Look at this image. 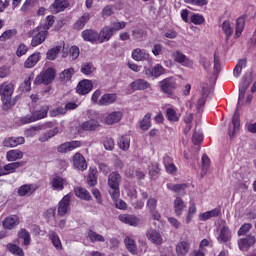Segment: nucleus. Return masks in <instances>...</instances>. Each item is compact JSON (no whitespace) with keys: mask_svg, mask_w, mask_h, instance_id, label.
Segmentation results:
<instances>
[{"mask_svg":"<svg viewBox=\"0 0 256 256\" xmlns=\"http://www.w3.org/2000/svg\"><path fill=\"white\" fill-rule=\"evenodd\" d=\"M88 237L92 243H105V237H103L101 234H97V232L93 230L88 231Z\"/></svg>","mask_w":256,"mask_h":256,"instance_id":"49","label":"nucleus"},{"mask_svg":"<svg viewBox=\"0 0 256 256\" xmlns=\"http://www.w3.org/2000/svg\"><path fill=\"white\" fill-rule=\"evenodd\" d=\"M163 163L166 172L169 173V175H175L177 173V166H175V163H173V158L170 156H165L163 158Z\"/></svg>","mask_w":256,"mask_h":256,"instance_id":"33","label":"nucleus"},{"mask_svg":"<svg viewBox=\"0 0 256 256\" xmlns=\"http://www.w3.org/2000/svg\"><path fill=\"white\" fill-rule=\"evenodd\" d=\"M253 227V225H251V223H245L243 224L239 230H238V235L239 237L243 236V235H247V233H249V231H251V228Z\"/></svg>","mask_w":256,"mask_h":256,"instance_id":"61","label":"nucleus"},{"mask_svg":"<svg viewBox=\"0 0 256 256\" xmlns=\"http://www.w3.org/2000/svg\"><path fill=\"white\" fill-rule=\"evenodd\" d=\"M83 41L92 43V45H99V32L95 29H85L81 32Z\"/></svg>","mask_w":256,"mask_h":256,"instance_id":"8","label":"nucleus"},{"mask_svg":"<svg viewBox=\"0 0 256 256\" xmlns=\"http://www.w3.org/2000/svg\"><path fill=\"white\" fill-rule=\"evenodd\" d=\"M191 249V244L189 243V241H180L177 245H176V255L177 256H185L187 255V253H189Z\"/></svg>","mask_w":256,"mask_h":256,"instance_id":"29","label":"nucleus"},{"mask_svg":"<svg viewBox=\"0 0 256 256\" xmlns=\"http://www.w3.org/2000/svg\"><path fill=\"white\" fill-rule=\"evenodd\" d=\"M99 127H101V124L95 119L87 120L83 122L80 126L82 131H97Z\"/></svg>","mask_w":256,"mask_h":256,"instance_id":"31","label":"nucleus"},{"mask_svg":"<svg viewBox=\"0 0 256 256\" xmlns=\"http://www.w3.org/2000/svg\"><path fill=\"white\" fill-rule=\"evenodd\" d=\"M14 91L15 86L13 83L4 82L0 85V97L3 111H9V109L13 107V104H11V97H13Z\"/></svg>","mask_w":256,"mask_h":256,"instance_id":"3","label":"nucleus"},{"mask_svg":"<svg viewBox=\"0 0 256 256\" xmlns=\"http://www.w3.org/2000/svg\"><path fill=\"white\" fill-rule=\"evenodd\" d=\"M245 67H247V58L240 59L233 69L234 77H239Z\"/></svg>","mask_w":256,"mask_h":256,"instance_id":"44","label":"nucleus"},{"mask_svg":"<svg viewBox=\"0 0 256 256\" xmlns=\"http://www.w3.org/2000/svg\"><path fill=\"white\" fill-rule=\"evenodd\" d=\"M111 37H113V32L109 29V26H104L100 32H98V44L111 41Z\"/></svg>","mask_w":256,"mask_h":256,"instance_id":"22","label":"nucleus"},{"mask_svg":"<svg viewBox=\"0 0 256 256\" xmlns=\"http://www.w3.org/2000/svg\"><path fill=\"white\" fill-rule=\"evenodd\" d=\"M256 243L255 236L249 234L245 238H241L238 240V246L240 251H247L248 249H251L253 245Z\"/></svg>","mask_w":256,"mask_h":256,"instance_id":"12","label":"nucleus"},{"mask_svg":"<svg viewBox=\"0 0 256 256\" xmlns=\"http://www.w3.org/2000/svg\"><path fill=\"white\" fill-rule=\"evenodd\" d=\"M118 147L122 149V151H127L129 147H131V138L129 135L120 136L118 139Z\"/></svg>","mask_w":256,"mask_h":256,"instance_id":"42","label":"nucleus"},{"mask_svg":"<svg viewBox=\"0 0 256 256\" xmlns=\"http://www.w3.org/2000/svg\"><path fill=\"white\" fill-rule=\"evenodd\" d=\"M48 237L57 251H61L63 249V244L61 243V239L59 238V235H57V232L50 230Z\"/></svg>","mask_w":256,"mask_h":256,"instance_id":"35","label":"nucleus"},{"mask_svg":"<svg viewBox=\"0 0 256 256\" xmlns=\"http://www.w3.org/2000/svg\"><path fill=\"white\" fill-rule=\"evenodd\" d=\"M80 53H81V51L79 50V47H77L75 45L72 46L69 50V55L73 61H75V59H77L79 57Z\"/></svg>","mask_w":256,"mask_h":256,"instance_id":"64","label":"nucleus"},{"mask_svg":"<svg viewBox=\"0 0 256 256\" xmlns=\"http://www.w3.org/2000/svg\"><path fill=\"white\" fill-rule=\"evenodd\" d=\"M25 166V161L20 162H11L4 165V172L6 175H11L13 173H17V169Z\"/></svg>","mask_w":256,"mask_h":256,"instance_id":"30","label":"nucleus"},{"mask_svg":"<svg viewBox=\"0 0 256 256\" xmlns=\"http://www.w3.org/2000/svg\"><path fill=\"white\" fill-rule=\"evenodd\" d=\"M197 213V206H195V203H192L188 209V214L186 217V223L189 225L191 221H193V215Z\"/></svg>","mask_w":256,"mask_h":256,"instance_id":"55","label":"nucleus"},{"mask_svg":"<svg viewBox=\"0 0 256 256\" xmlns=\"http://www.w3.org/2000/svg\"><path fill=\"white\" fill-rule=\"evenodd\" d=\"M91 91H93V81L91 80H81L76 87L78 95H89Z\"/></svg>","mask_w":256,"mask_h":256,"instance_id":"10","label":"nucleus"},{"mask_svg":"<svg viewBox=\"0 0 256 256\" xmlns=\"http://www.w3.org/2000/svg\"><path fill=\"white\" fill-rule=\"evenodd\" d=\"M190 21L193 23V25H203V23H205V17L200 14H193L190 18Z\"/></svg>","mask_w":256,"mask_h":256,"instance_id":"58","label":"nucleus"},{"mask_svg":"<svg viewBox=\"0 0 256 256\" xmlns=\"http://www.w3.org/2000/svg\"><path fill=\"white\" fill-rule=\"evenodd\" d=\"M67 112L65 108L59 106L55 109L50 110V117H59V115H65Z\"/></svg>","mask_w":256,"mask_h":256,"instance_id":"63","label":"nucleus"},{"mask_svg":"<svg viewBox=\"0 0 256 256\" xmlns=\"http://www.w3.org/2000/svg\"><path fill=\"white\" fill-rule=\"evenodd\" d=\"M222 31L226 36V40L229 41L231 39V35H233V28L231 27V22L228 20L224 21L222 24Z\"/></svg>","mask_w":256,"mask_h":256,"instance_id":"50","label":"nucleus"},{"mask_svg":"<svg viewBox=\"0 0 256 256\" xmlns=\"http://www.w3.org/2000/svg\"><path fill=\"white\" fill-rule=\"evenodd\" d=\"M165 74V68L161 64H156L154 67L146 68L145 75L147 77H154L155 79Z\"/></svg>","mask_w":256,"mask_h":256,"instance_id":"13","label":"nucleus"},{"mask_svg":"<svg viewBox=\"0 0 256 256\" xmlns=\"http://www.w3.org/2000/svg\"><path fill=\"white\" fill-rule=\"evenodd\" d=\"M146 207H147L149 213L156 211L157 210V199L149 198L146 203Z\"/></svg>","mask_w":256,"mask_h":256,"instance_id":"62","label":"nucleus"},{"mask_svg":"<svg viewBox=\"0 0 256 256\" xmlns=\"http://www.w3.org/2000/svg\"><path fill=\"white\" fill-rule=\"evenodd\" d=\"M123 119V112L121 111H114L108 114L105 119V125H117Z\"/></svg>","mask_w":256,"mask_h":256,"instance_id":"17","label":"nucleus"},{"mask_svg":"<svg viewBox=\"0 0 256 256\" xmlns=\"http://www.w3.org/2000/svg\"><path fill=\"white\" fill-rule=\"evenodd\" d=\"M59 53H61V46H55L47 51L46 59H48V61H55Z\"/></svg>","mask_w":256,"mask_h":256,"instance_id":"46","label":"nucleus"},{"mask_svg":"<svg viewBox=\"0 0 256 256\" xmlns=\"http://www.w3.org/2000/svg\"><path fill=\"white\" fill-rule=\"evenodd\" d=\"M151 112H148L140 121H139V127L141 131H149L151 129Z\"/></svg>","mask_w":256,"mask_h":256,"instance_id":"36","label":"nucleus"},{"mask_svg":"<svg viewBox=\"0 0 256 256\" xmlns=\"http://www.w3.org/2000/svg\"><path fill=\"white\" fill-rule=\"evenodd\" d=\"M25 143V137L18 136V137H8L3 140L2 145L4 147L13 148L19 147V145H23Z\"/></svg>","mask_w":256,"mask_h":256,"instance_id":"14","label":"nucleus"},{"mask_svg":"<svg viewBox=\"0 0 256 256\" xmlns=\"http://www.w3.org/2000/svg\"><path fill=\"white\" fill-rule=\"evenodd\" d=\"M67 7H69V1L55 0L53 4H51L50 9L52 13H61V11H65Z\"/></svg>","mask_w":256,"mask_h":256,"instance_id":"25","label":"nucleus"},{"mask_svg":"<svg viewBox=\"0 0 256 256\" xmlns=\"http://www.w3.org/2000/svg\"><path fill=\"white\" fill-rule=\"evenodd\" d=\"M160 171H161V167L159 166V162H152L149 168L150 175L152 177H155V175H159Z\"/></svg>","mask_w":256,"mask_h":256,"instance_id":"59","label":"nucleus"},{"mask_svg":"<svg viewBox=\"0 0 256 256\" xmlns=\"http://www.w3.org/2000/svg\"><path fill=\"white\" fill-rule=\"evenodd\" d=\"M71 207V193L66 194L58 203L59 217H65Z\"/></svg>","mask_w":256,"mask_h":256,"instance_id":"7","label":"nucleus"},{"mask_svg":"<svg viewBox=\"0 0 256 256\" xmlns=\"http://www.w3.org/2000/svg\"><path fill=\"white\" fill-rule=\"evenodd\" d=\"M55 25V16L49 15L46 17V22L39 25L38 27L44 31H49Z\"/></svg>","mask_w":256,"mask_h":256,"instance_id":"48","label":"nucleus"},{"mask_svg":"<svg viewBox=\"0 0 256 256\" xmlns=\"http://www.w3.org/2000/svg\"><path fill=\"white\" fill-rule=\"evenodd\" d=\"M218 241L219 243H227L228 241H231V231L229 230V227L224 226L220 229Z\"/></svg>","mask_w":256,"mask_h":256,"instance_id":"37","label":"nucleus"},{"mask_svg":"<svg viewBox=\"0 0 256 256\" xmlns=\"http://www.w3.org/2000/svg\"><path fill=\"white\" fill-rule=\"evenodd\" d=\"M74 194L78 199H81L82 201H91V193H89L87 189L81 186L74 188Z\"/></svg>","mask_w":256,"mask_h":256,"instance_id":"34","label":"nucleus"},{"mask_svg":"<svg viewBox=\"0 0 256 256\" xmlns=\"http://www.w3.org/2000/svg\"><path fill=\"white\" fill-rule=\"evenodd\" d=\"M47 113H49V106L44 105L39 110L35 111L32 115L36 121H40V119H45V117H47Z\"/></svg>","mask_w":256,"mask_h":256,"instance_id":"45","label":"nucleus"},{"mask_svg":"<svg viewBox=\"0 0 256 256\" xmlns=\"http://www.w3.org/2000/svg\"><path fill=\"white\" fill-rule=\"evenodd\" d=\"M41 61V52H34L24 62L26 69H33Z\"/></svg>","mask_w":256,"mask_h":256,"instance_id":"23","label":"nucleus"},{"mask_svg":"<svg viewBox=\"0 0 256 256\" xmlns=\"http://www.w3.org/2000/svg\"><path fill=\"white\" fill-rule=\"evenodd\" d=\"M66 183L67 179L61 176H54L50 181V185L53 191H63V189H65Z\"/></svg>","mask_w":256,"mask_h":256,"instance_id":"20","label":"nucleus"},{"mask_svg":"<svg viewBox=\"0 0 256 256\" xmlns=\"http://www.w3.org/2000/svg\"><path fill=\"white\" fill-rule=\"evenodd\" d=\"M127 27V22H112L108 28L111 30L112 34L114 35L115 31H121V29H125Z\"/></svg>","mask_w":256,"mask_h":256,"instance_id":"51","label":"nucleus"},{"mask_svg":"<svg viewBox=\"0 0 256 256\" xmlns=\"http://www.w3.org/2000/svg\"><path fill=\"white\" fill-rule=\"evenodd\" d=\"M118 219L121 221V223L131 225L132 227H137V225L141 223V220L137 218V216L131 214H120Z\"/></svg>","mask_w":256,"mask_h":256,"instance_id":"16","label":"nucleus"},{"mask_svg":"<svg viewBox=\"0 0 256 256\" xmlns=\"http://www.w3.org/2000/svg\"><path fill=\"white\" fill-rule=\"evenodd\" d=\"M74 73H75V69H73V68H68V69L64 70L60 74L61 81H71V77H73Z\"/></svg>","mask_w":256,"mask_h":256,"instance_id":"54","label":"nucleus"},{"mask_svg":"<svg viewBox=\"0 0 256 256\" xmlns=\"http://www.w3.org/2000/svg\"><path fill=\"white\" fill-rule=\"evenodd\" d=\"M93 69V63L85 62L81 65L80 71L83 75H91V73H93Z\"/></svg>","mask_w":256,"mask_h":256,"instance_id":"53","label":"nucleus"},{"mask_svg":"<svg viewBox=\"0 0 256 256\" xmlns=\"http://www.w3.org/2000/svg\"><path fill=\"white\" fill-rule=\"evenodd\" d=\"M246 91H247V85L242 84L239 86L238 104H237V108L234 112V115L232 117L233 128L228 129V135H229L230 139H233V137H235L239 133V129H241V118L239 115V107L241 105V101H243L245 99Z\"/></svg>","mask_w":256,"mask_h":256,"instance_id":"1","label":"nucleus"},{"mask_svg":"<svg viewBox=\"0 0 256 256\" xmlns=\"http://www.w3.org/2000/svg\"><path fill=\"white\" fill-rule=\"evenodd\" d=\"M73 165L76 169H79V171H85L87 169V161L85 160L83 154L79 152L74 154Z\"/></svg>","mask_w":256,"mask_h":256,"instance_id":"19","label":"nucleus"},{"mask_svg":"<svg viewBox=\"0 0 256 256\" xmlns=\"http://www.w3.org/2000/svg\"><path fill=\"white\" fill-rule=\"evenodd\" d=\"M160 89L164 95L170 99H175V89H177V80L173 77H168L159 82Z\"/></svg>","mask_w":256,"mask_h":256,"instance_id":"6","label":"nucleus"},{"mask_svg":"<svg viewBox=\"0 0 256 256\" xmlns=\"http://www.w3.org/2000/svg\"><path fill=\"white\" fill-rule=\"evenodd\" d=\"M117 101V94L115 93H106L101 96L98 101V105L102 107H107L109 105H113Z\"/></svg>","mask_w":256,"mask_h":256,"instance_id":"21","label":"nucleus"},{"mask_svg":"<svg viewBox=\"0 0 256 256\" xmlns=\"http://www.w3.org/2000/svg\"><path fill=\"white\" fill-rule=\"evenodd\" d=\"M167 189L169 191H173L174 193H181V191H185L187 189V184H167Z\"/></svg>","mask_w":256,"mask_h":256,"instance_id":"52","label":"nucleus"},{"mask_svg":"<svg viewBox=\"0 0 256 256\" xmlns=\"http://www.w3.org/2000/svg\"><path fill=\"white\" fill-rule=\"evenodd\" d=\"M183 209H185V202L181 197H176L174 200V212L176 217L183 215Z\"/></svg>","mask_w":256,"mask_h":256,"instance_id":"38","label":"nucleus"},{"mask_svg":"<svg viewBox=\"0 0 256 256\" xmlns=\"http://www.w3.org/2000/svg\"><path fill=\"white\" fill-rule=\"evenodd\" d=\"M57 77V71L53 67L42 70L34 80V85H51Z\"/></svg>","mask_w":256,"mask_h":256,"instance_id":"4","label":"nucleus"},{"mask_svg":"<svg viewBox=\"0 0 256 256\" xmlns=\"http://www.w3.org/2000/svg\"><path fill=\"white\" fill-rule=\"evenodd\" d=\"M91 19V14L84 13L81 17L78 18V20L74 23V29L76 31H81L84 29V27L89 23V20Z\"/></svg>","mask_w":256,"mask_h":256,"instance_id":"32","label":"nucleus"},{"mask_svg":"<svg viewBox=\"0 0 256 256\" xmlns=\"http://www.w3.org/2000/svg\"><path fill=\"white\" fill-rule=\"evenodd\" d=\"M18 239H22V247H25V249H29V245H31V234L27 229L21 228L18 231Z\"/></svg>","mask_w":256,"mask_h":256,"instance_id":"28","label":"nucleus"},{"mask_svg":"<svg viewBox=\"0 0 256 256\" xmlns=\"http://www.w3.org/2000/svg\"><path fill=\"white\" fill-rule=\"evenodd\" d=\"M23 157L24 153L19 149H12L6 152V161H8V163H17Z\"/></svg>","mask_w":256,"mask_h":256,"instance_id":"18","label":"nucleus"},{"mask_svg":"<svg viewBox=\"0 0 256 256\" xmlns=\"http://www.w3.org/2000/svg\"><path fill=\"white\" fill-rule=\"evenodd\" d=\"M145 35H147V32L141 29H135L132 31L134 41H143V37H145Z\"/></svg>","mask_w":256,"mask_h":256,"instance_id":"57","label":"nucleus"},{"mask_svg":"<svg viewBox=\"0 0 256 256\" xmlns=\"http://www.w3.org/2000/svg\"><path fill=\"white\" fill-rule=\"evenodd\" d=\"M245 30V16H240L236 20L235 36L241 37V34Z\"/></svg>","mask_w":256,"mask_h":256,"instance_id":"43","label":"nucleus"},{"mask_svg":"<svg viewBox=\"0 0 256 256\" xmlns=\"http://www.w3.org/2000/svg\"><path fill=\"white\" fill-rule=\"evenodd\" d=\"M124 244L129 253H131L132 255H137V244L135 243V240H133V238L127 236L124 239Z\"/></svg>","mask_w":256,"mask_h":256,"instance_id":"40","label":"nucleus"},{"mask_svg":"<svg viewBox=\"0 0 256 256\" xmlns=\"http://www.w3.org/2000/svg\"><path fill=\"white\" fill-rule=\"evenodd\" d=\"M206 247H213V241L211 239H202L199 243V248L200 251H204V253L207 252Z\"/></svg>","mask_w":256,"mask_h":256,"instance_id":"60","label":"nucleus"},{"mask_svg":"<svg viewBox=\"0 0 256 256\" xmlns=\"http://www.w3.org/2000/svg\"><path fill=\"white\" fill-rule=\"evenodd\" d=\"M130 88L133 91H145L146 89H151V83L147 82L145 79H136L130 83Z\"/></svg>","mask_w":256,"mask_h":256,"instance_id":"15","label":"nucleus"},{"mask_svg":"<svg viewBox=\"0 0 256 256\" xmlns=\"http://www.w3.org/2000/svg\"><path fill=\"white\" fill-rule=\"evenodd\" d=\"M98 175L99 172L97 171V168H90L87 177V184L89 185V187H95V185H97Z\"/></svg>","mask_w":256,"mask_h":256,"instance_id":"39","label":"nucleus"},{"mask_svg":"<svg viewBox=\"0 0 256 256\" xmlns=\"http://www.w3.org/2000/svg\"><path fill=\"white\" fill-rule=\"evenodd\" d=\"M28 37L32 39L31 47H39V45L45 43L47 37H49V31L42 30V28L38 26L28 32Z\"/></svg>","mask_w":256,"mask_h":256,"instance_id":"5","label":"nucleus"},{"mask_svg":"<svg viewBox=\"0 0 256 256\" xmlns=\"http://www.w3.org/2000/svg\"><path fill=\"white\" fill-rule=\"evenodd\" d=\"M172 57L176 63L183 67H193V60L189 59L183 52L176 50L173 52Z\"/></svg>","mask_w":256,"mask_h":256,"instance_id":"9","label":"nucleus"},{"mask_svg":"<svg viewBox=\"0 0 256 256\" xmlns=\"http://www.w3.org/2000/svg\"><path fill=\"white\" fill-rule=\"evenodd\" d=\"M39 189L37 184H24L18 188L19 197H31Z\"/></svg>","mask_w":256,"mask_h":256,"instance_id":"11","label":"nucleus"},{"mask_svg":"<svg viewBox=\"0 0 256 256\" xmlns=\"http://www.w3.org/2000/svg\"><path fill=\"white\" fill-rule=\"evenodd\" d=\"M19 223H20V220H19V216L17 215L8 216L2 221V225L4 229H8V230L15 229V227H17Z\"/></svg>","mask_w":256,"mask_h":256,"instance_id":"24","label":"nucleus"},{"mask_svg":"<svg viewBox=\"0 0 256 256\" xmlns=\"http://www.w3.org/2000/svg\"><path fill=\"white\" fill-rule=\"evenodd\" d=\"M15 35H17V29L6 30L0 36V41H8V39H11L12 37H15Z\"/></svg>","mask_w":256,"mask_h":256,"instance_id":"56","label":"nucleus"},{"mask_svg":"<svg viewBox=\"0 0 256 256\" xmlns=\"http://www.w3.org/2000/svg\"><path fill=\"white\" fill-rule=\"evenodd\" d=\"M166 119H168L172 123H177V121H179L180 119V116L177 114V110H175V108H167Z\"/></svg>","mask_w":256,"mask_h":256,"instance_id":"47","label":"nucleus"},{"mask_svg":"<svg viewBox=\"0 0 256 256\" xmlns=\"http://www.w3.org/2000/svg\"><path fill=\"white\" fill-rule=\"evenodd\" d=\"M146 237H148L149 241H151L154 245L163 244V236H161V233H159L157 230H148Z\"/></svg>","mask_w":256,"mask_h":256,"instance_id":"27","label":"nucleus"},{"mask_svg":"<svg viewBox=\"0 0 256 256\" xmlns=\"http://www.w3.org/2000/svg\"><path fill=\"white\" fill-rule=\"evenodd\" d=\"M7 251L11 253L12 255L16 256H25V252H23V248L19 247V245L14 244V243H8L6 245Z\"/></svg>","mask_w":256,"mask_h":256,"instance_id":"41","label":"nucleus"},{"mask_svg":"<svg viewBox=\"0 0 256 256\" xmlns=\"http://www.w3.org/2000/svg\"><path fill=\"white\" fill-rule=\"evenodd\" d=\"M131 57L134 61H149L150 55L147 51L141 48H136L132 51Z\"/></svg>","mask_w":256,"mask_h":256,"instance_id":"26","label":"nucleus"},{"mask_svg":"<svg viewBox=\"0 0 256 256\" xmlns=\"http://www.w3.org/2000/svg\"><path fill=\"white\" fill-rule=\"evenodd\" d=\"M121 174L118 172H111L108 176V193L112 201H116L121 197Z\"/></svg>","mask_w":256,"mask_h":256,"instance_id":"2","label":"nucleus"}]
</instances>
